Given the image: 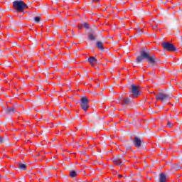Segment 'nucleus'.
Wrapping results in <instances>:
<instances>
[{"instance_id":"nucleus-40","label":"nucleus","mask_w":182,"mask_h":182,"mask_svg":"<svg viewBox=\"0 0 182 182\" xmlns=\"http://www.w3.org/2000/svg\"><path fill=\"white\" fill-rule=\"evenodd\" d=\"M6 141H8V139H6Z\"/></svg>"},{"instance_id":"nucleus-37","label":"nucleus","mask_w":182,"mask_h":182,"mask_svg":"<svg viewBox=\"0 0 182 182\" xmlns=\"http://www.w3.org/2000/svg\"><path fill=\"white\" fill-rule=\"evenodd\" d=\"M68 113H70V112L69 110H67Z\"/></svg>"},{"instance_id":"nucleus-28","label":"nucleus","mask_w":182,"mask_h":182,"mask_svg":"<svg viewBox=\"0 0 182 182\" xmlns=\"http://www.w3.org/2000/svg\"><path fill=\"white\" fill-rule=\"evenodd\" d=\"M81 154H86V151H82Z\"/></svg>"},{"instance_id":"nucleus-22","label":"nucleus","mask_w":182,"mask_h":182,"mask_svg":"<svg viewBox=\"0 0 182 182\" xmlns=\"http://www.w3.org/2000/svg\"><path fill=\"white\" fill-rule=\"evenodd\" d=\"M82 26H84V28H86V29H89V23H84L82 24Z\"/></svg>"},{"instance_id":"nucleus-15","label":"nucleus","mask_w":182,"mask_h":182,"mask_svg":"<svg viewBox=\"0 0 182 182\" xmlns=\"http://www.w3.org/2000/svg\"><path fill=\"white\" fill-rule=\"evenodd\" d=\"M91 118L93 119L94 120H97L100 119V120L103 122V119L100 118V117H99V114L96 112H94L93 114H92Z\"/></svg>"},{"instance_id":"nucleus-39","label":"nucleus","mask_w":182,"mask_h":182,"mask_svg":"<svg viewBox=\"0 0 182 182\" xmlns=\"http://www.w3.org/2000/svg\"><path fill=\"white\" fill-rule=\"evenodd\" d=\"M152 113H157V112H152Z\"/></svg>"},{"instance_id":"nucleus-23","label":"nucleus","mask_w":182,"mask_h":182,"mask_svg":"<svg viewBox=\"0 0 182 182\" xmlns=\"http://www.w3.org/2000/svg\"><path fill=\"white\" fill-rule=\"evenodd\" d=\"M117 157H119V159L123 160L124 161H126V160L124 159V157H123V156L122 155H118Z\"/></svg>"},{"instance_id":"nucleus-26","label":"nucleus","mask_w":182,"mask_h":182,"mask_svg":"<svg viewBox=\"0 0 182 182\" xmlns=\"http://www.w3.org/2000/svg\"><path fill=\"white\" fill-rule=\"evenodd\" d=\"M124 178H126V182H130V179H129V178H127V177L125 176Z\"/></svg>"},{"instance_id":"nucleus-1","label":"nucleus","mask_w":182,"mask_h":182,"mask_svg":"<svg viewBox=\"0 0 182 182\" xmlns=\"http://www.w3.org/2000/svg\"><path fill=\"white\" fill-rule=\"evenodd\" d=\"M144 59L150 63L151 66H156L160 62V60L155 55H151L149 51L142 50L140 52V55L136 57V63H142V62H144Z\"/></svg>"},{"instance_id":"nucleus-33","label":"nucleus","mask_w":182,"mask_h":182,"mask_svg":"<svg viewBox=\"0 0 182 182\" xmlns=\"http://www.w3.org/2000/svg\"><path fill=\"white\" fill-rule=\"evenodd\" d=\"M119 97L120 99H123V95H121Z\"/></svg>"},{"instance_id":"nucleus-8","label":"nucleus","mask_w":182,"mask_h":182,"mask_svg":"<svg viewBox=\"0 0 182 182\" xmlns=\"http://www.w3.org/2000/svg\"><path fill=\"white\" fill-rule=\"evenodd\" d=\"M5 113H6V114H15V113H16V107H8L6 109H5Z\"/></svg>"},{"instance_id":"nucleus-25","label":"nucleus","mask_w":182,"mask_h":182,"mask_svg":"<svg viewBox=\"0 0 182 182\" xmlns=\"http://www.w3.org/2000/svg\"><path fill=\"white\" fill-rule=\"evenodd\" d=\"M91 4H93V2H100V0H91Z\"/></svg>"},{"instance_id":"nucleus-12","label":"nucleus","mask_w":182,"mask_h":182,"mask_svg":"<svg viewBox=\"0 0 182 182\" xmlns=\"http://www.w3.org/2000/svg\"><path fill=\"white\" fill-rule=\"evenodd\" d=\"M87 62L91 66L95 67V65L97 64V59H96V57L91 56L88 58Z\"/></svg>"},{"instance_id":"nucleus-41","label":"nucleus","mask_w":182,"mask_h":182,"mask_svg":"<svg viewBox=\"0 0 182 182\" xmlns=\"http://www.w3.org/2000/svg\"><path fill=\"white\" fill-rule=\"evenodd\" d=\"M151 73H149V75H151Z\"/></svg>"},{"instance_id":"nucleus-17","label":"nucleus","mask_w":182,"mask_h":182,"mask_svg":"<svg viewBox=\"0 0 182 182\" xmlns=\"http://www.w3.org/2000/svg\"><path fill=\"white\" fill-rule=\"evenodd\" d=\"M124 146L126 147L127 150H132V141H127L125 142Z\"/></svg>"},{"instance_id":"nucleus-32","label":"nucleus","mask_w":182,"mask_h":182,"mask_svg":"<svg viewBox=\"0 0 182 182\" xmlns=\"http://www.w3.org/2000/svg\"><path fill=\"white\" fill-rule=\"evenodd\" d=\"M49 116H53V114H52L51 112L49 113Z\"/></svg>"},{"instance_id":"nucleus-14","label":"nucleus","mask_w":182,"mask_h":182,"mask_svg":"<svg viewBox=\"0 0 182 182\" xmlns=\"http://www.w3.org/2000/svg\"><path fill=\"white\" fill-rule=\"evenodd\" d=\"M112 161L116 166H122L123 161L119 157L113 158Z\"/></svg>"},{"instance_id":"nucleus-38","label":"nucleus","mask_w":182,"mask_h":182,"mask_svg":"<svg viewBox=\"0 0 182 182\" xmlns=\"http://www.w3.org/2000/svg\"><path fill=\"white\" fill-rule=\"evenodd\" d=\"M166 4H167V2H165V3H164V5H166Z\"/></svg>"},{"instance_id":"nucleus-10","label":"nucleus","mask_w":182,"mask_h":182,"mask_svg":"<svg viewBox=\"0 0 182 182\" xmlns=\"http://www.w3.org/2000/svg\"><path fill=\"white\" fill-rule=\"evenodd\" d=\"M134 101L132 98H124L123 103H122V106H129L130 105H133Z\"/></svg>"},{"instance_id":"nucleus-11","label":"nucleus","mask_w":182,"mask_h":182,"mask_svg":"<svg viewBox=\"0 0 182 182\" xmlns=\"http://www.w3.org/2000/svg\"><path fill=\"white\" fill-rule=\"evenodd\" d=\"M96 48H97V49L101 50V52H103L105 50V46H104L103 42H102L100 41H96Z\"/></svg>"},{"instance_id":"nucleus-29","label":"nucleus","mask_w":182,"mask_h":182,"mask_svg":"<svg viewBox=\"0 0 182 182\" xmlns=\"http://www.w3.org/2000/svg\"><path fill=\"white\" fill-rule=\"evenodd\" d=\"M83 26H78V29H82Z\"/></svg>"},{"instance_id":"nucleus-42","label":"nucleus","mask_w":182,"mask_h":182,"mask_svg":"<svg viewBox=\"0 0 182 182\" xmlns=\"http://www.w3.org/2000/svg\"><path fill=\"white\" fill-rule=\"evenodd\" d=\"M103 11H106V9H104Z\"/></svg>"},{"instance_id":"nucleus-2","label":"nucleus","mask_w":182,"mask_h":182,"mask_svg":"<svg viewBox=\"0 0 182 182\" xmlns=\"http://www.w3.org/2000/svg\"><path fill=\"white\" fill-rule=\"evenodd\" d=\"M13 8L17 12H23L28 8V5L23 1L15 0L13 1Z\"/></svg>"},{"instance_id":"nucleus-16","label":"nucleus","mask_w":182,"mask_h":182,"mask_svg":"<svg viewBox=\"0 0 182 182\" xmlns=\"http://www.w3.org/2000/svg\"><path fill=\"white\" fill-rule=\"evenodd\" d=\"M171 167L172 168V170H180L181 168V166H180V164H172L171 165Z\"/></svg>"},{"instance_id":"nucleus-7","label":"nucleus","mask_w":182,"mask_h":182,"mask_svg":"<svg viewBox=\"0 0 182 182\" xmlns=\"http://www.w3.org/2000/svg\"><path fill=\"white\" fill-rule=\"evenodd\" d=\"M97 33H100V32L97 29H90L88 32L89 41H96V38H97Z\"/></svg>"},{"instance_id":"nucleus-30","label":"nucleus","mask_w":182,"mask_h":182,"mask_svg":"<svg viewBox=\"0 0 182 182\" xmlns=\"http://www.w3.org/2000/svg\"><path fill=\"white\" fill-rule=\"evenodd\" d=\"M122 177H123L122 175H118V178H122Z\"/></svg>"},{"instance_id":"nucleus-3","label":"nucleus","mask_w":182,"mask_h":182,"mask_svg":"<svg viewBox=\"0 0 182 182\" xmlns=\"http://www.w3.org/2000/svg\"><path fill=\"white\" fill-rule=\"evenodd\" d=\"M154 95L156 97V100H161V102L170 100V99L173 97V94H171V92H168V93L160 92L158 95L156 94Z\"/></svg>"},{"instance_id":"nucleus-20","label":"nucleus","mask_w":182,"mask_h":182,"mask_svg":"<svg viewBox=\"0 0 182 182\" xmlns=\"http://www.w3.org/2000/svg\"><path fill=\"white\" fill-rule=\"evenodd\" d=\"M136 32H138L139 33V36H141V35H143V28H136Z\"/></svg>"},{"instance_id":"nucleus-27","label":"nucleus","mask_w":182,"mask_h":182,"mask_svg":"<svg viewBox=\"0 0 182 182\" xmlns=\"http://www.w3.org/2000/svg\"><path fill=\"white\" fill-rule=\"evenodd\" d=\"M178 102H180V100L178 97H176V102L178 103Z\"/></svg>"},{"instance_id":"nucleus-35","label":"nucleus","mask_w":182,"mask_h":182,"mask_svg":"<svg viewBox=\"0 0 182 182\" xmlns=\"http://www.w3.org/2000/svg\"><path fill=\"white\" fill-rule=\"evenodd\" d=\"M77 117H79V115H78V114L76 115V119H77Z\"/></svg>"},{"instance_id":"nucleus-13","label":"nucleus","mask_w":182,"mask_h":182,"mask_svg":"<svg viewBox=\"0 0 182 182\" xmlns=\"http://www.w3.org/2000/svg\"><path fill=\"white\" fill-rule=\"evenodd\" d=\"M167 180V176L164 173H161L159 176V182H166Z\"/></svg>"},{"instance_id":"nucleus-21","label":"nucleus","mask_w":182,"mask_h":182,"mask_svg":"<svg viewBox=\"0 0 182 182\" xmlns=\"http://www.w3.org/2000/svg\"><path fill=\"white\" fill-rule=\"evenodd\" d=\"M34 22H36V23H39V22H41V16H36L34 17Z\"/></svg>"},{"instance_id":"nucleus-34","label":"nucleus","mask_w":182,"mask_h":182,"mask_svg":"<svg viewBox=\"0 0 182 182\" xmlns=\"http://www.w3.org/2000/svg\"><path fill=\"white\" fill-rule=\"evenodd\" d=\"M156 28H157V26H155L154 27V29H156Z\"/></svg>"},{"instance_id":"nucleus-9","label":"nucleus","mask_w":182,"mask_h":182,"mask_svg":"<svg viewBox=\"0 0 182 182\" xmlns=\"http://www.w3.org/2000/svg\"><path fill=\"white\" fill-rule=\"evenodd\" d=\"M133 143L135 147L139 148L141 146V143H143V141L140 138L135 136L133 140Z\"/></svg>"},{"instance_id":"nucleus-18","label":"nucleus","mask_w":182,"mask_h":182,"mask_svg":"<svg viewBox=\"0 0 182 182\" xmlns=\"http://www.w3.org/2000/svg\"><path fill=\"white\" fill-rule=\"evenodd\" d=\"M76 176H77V173H76V171H70V176L72 177L73 178L76 177Z\"/></svg>"},{"instance_id":"nucleus-4","label":"nucleus","mask_w":182,"mask_h":182,"mask_svg":"<svg viewBox=\"0 0 182 182\" xmlns=\"http://www.w3.org/2000/svg\"><path fill=\"white\" fill-rule=\"evenodd\" d=\"M89 102H90V100L87 97L84 96L81 97L80 105L84 112H87L89 109Z\"/></svg>"},{"instance_id":"nucleus-24","label":"nucleus","mask_w":182,"mask_h":182,"mask_svg":"<svg viewBox=\"0 0 182 182\" xmlns=\"http://www.w3.org/2000/svg\"><path fill=\"white\" fill-rule=\"evenodd\" d=\"M168 126L169 128L173 127V123L168 122Z\"/></svg>"},{"instance_id":"nucleus-6","label":"nucleus","mask_w":182,"mask_h":182,"mask_svg":"<svg viewBox=\"0 0 182 182\" xmlns=\"http://www.w3.org/2000/svg\"><path fill=\"white\" fill-rule=\"evenodd\" d=\"M129 93L132 96H134V97H137V96H140V91L139 90V87L136 85H132L129 87Z\"/></svg>"},{"instance_id":"nucleus-36","label":"nucleus","mask_w":182,"mask_h":182,"mask_svg":"<svg viewBox=\"0 0 182 182\" xmlns=\"http://www.w3.org/2000/svg\"><path fill=\"white\" fill-rule=\"evenodd\" d=\"M122 153H123V154H126V152H124V151H122Z\"/></svg>"},{"instance_id":"nucleus-19","label":"nucleus","mask_w":182,"mask_h":182,"mask_svg":"<svg viewBox=\"0 0 182 182\" xmlns=\"http://www.w3.org/2000/svg\"><path fill=\"white\" fill-rule=\"evenodd\" d=\"M18 168H20V170H26V165L24 164H18Z\"/></svg>"},{"instance_id":"nucleus-31","label":"nucleus","mask_w":182,"mask_h":182,"mask_svg":"<svg viewBox=\"0 0 182 182\" xmlns=\"http://www.w3.org/2000/svg\"><path fill=\"white\" fill-rule=\"evenodd\" d=\"M161 82H162L161 85H163V83H164V80H161Z\"/></svg>"},{"instance_id":"nucleus-5","label":"nucleus","mask_w":182,"mask_h":182,"mask_svg":"<svg viewBox=\"0 0 182 182\" xmlns=\"http://www.w3.org/2000/svg\"><path fill=\"white\" fill-rule=\"evenodd\" d=\"M162 47L164 48V50H167L168 52H176V50H177L176 46L169 42L162 43Z\"/></svg>"}]
</instances>
